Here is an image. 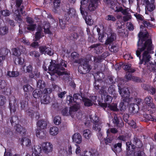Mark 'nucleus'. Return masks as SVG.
Instances as JSON below:
<instances>
[{"label": "nucleus", "mask_w": 156, "mask_h": 156, "mask_svg": "<svg viewBox=\"0 0 156 156\" xmlns=\"http://www.w3.org/2000/svg\"><path fill=\"white\" fill-rule=\"evenodd\" d=\"M27 113L31 117L34 115V111L32 108H29L25 110Z\"/></svg>", "instance_id": "nucleus-55"}, {"label": "nucleus", "mask_w": 156, "mask_h": 156, "mask_svg": "<svg viewBox=\"0 0 156 156\" xmlns=\"http://www.w3.org/2000/svg\"><path fill=\"white\" fill-rule=\"evenodd\" d=\"M37 124L38 127L42 129H46L47 126L46 122L43 120H39L37 122Z\"/></svg>", "instance_id": "nucleus-26"}, {"label": "nucleus", "mask_w": 156, "mask_h": 156, "mask_svg": "<svg viewBox=\"0 0 156 156\" xmlns=\"http://www.w3.org/2000/svg\"><path fill=\"white\" fill-rule=\"evenodd\" d=\"M83 134L84 137L87 139H89L92 135L91 132L88 129L84 130Z\"/></svg>", "instance_id": "nucleus-34"}, {"label": "nucleus", "mask_w": 156, "mask_h": 156, "mask_svg": "<svg viewBox=\"0 0 156 156\" xmlns=\"http://www.w3.org/2000/svg\"><path fill=\"white\" fill-rule=\"evenodd\" d=\"M51 100V99L48 95H43L41 99V102L42 104H49Z\"/></svg>", "instance_id": "nucleus-24"}, {"label": "nucleus", "mask_w": 156, "mask_h": 156, "mask_svg": "<svg viewBox=\"0 0 156 156\" xmlns=\"http://www.w3.org/2000/svg\"><path fill=\"white\" fill-rule=\"evenodd\" d=\"M122 143H119L115 144L113 147L112 148V150L115 153H119L122 150Z\"/></svg>", "instance_id": "nucleus-23"}, {"label": "nucleus", "mask_w": 156, "mask_h": 156, "mask_svg": "<svg viewBox=\"0 0 156 156\" xmlns=\"http://www.w3.org/2000/svg\"><path fill=\"white\" fill-rule=\"evenodd\" d=\"M32 94L34 98H39L42 94V91L40 89H36L33 91Z\"/></svg>", "instance_id": "nucleus-28"}, {"label": "nucleus", "mask_w": 156, "mask_h": 156, "mask_svg": "<svg viewBox=\"0 0 156 156\" xmlns=\"http://www.w3.org/2000/svg\"><path fill=\"white\" fill-rule=\"evenodd\" d=\"M54 60H51L50 61V59H46L44 62V64L43 65V68H46L48 67V68H54V67H51L52 66H51V63Z\"/></svg>", "instance_id": "nucleus-30"}, {"label": "nucleus", "mask_w": 156, "mask_h": 156, "mask_svg": "<svg viewBox=\"0 0 156 156\" xmlns=\"http://www.w3.org/2000/svg\"><path fill=\"white\" fill-rule=\"evenodd\" d=\"M79 55L76 52H74L71 54L72 57L75 60V62L80 64L81 67L83 68H90V66L89 65V62L86 59H81L78 60H76V59L78 57Z\"/></svg>", "instance_id": "nucleus-6"}, {"label": "nucleus", "mask_w": 156, "mask_h": 156, "mask_svg": "<svg viewBox=\"0 0 156 156\" xmlns=\"http://www.w3.org/2000/svg\"><path fill=\"white\" fill-rule=\"evenodd\" d=\"M64 69H48V71H51L49 72V73L52 75H54L55 73H57L59 76H63V79L65 80L68 78V76L69 73L64 71Z\"/></svg>", "instance_id": "nucleus-8"}, {"label": "nucleus", "mask_w": 156, "mask_h": 156, "mask_svg": "<svg viewBox=\"0 0 156 156\" xmlns=\"http://www.w3.org/2000/svg\"><path fill=\"white\" fill-rule=\"evenodd\" d=\"M106 35V33H104L102 35L99 36L98 37V39L100 41L102 42H104L105 40L106 41L107 37Z\"/></svg>", "instance_id": "nucleus-56"}, {"label": "nucleus", "mask_w": 156, "mask_h": 156, "mask_svg": "<svg viewBox=\"0 0 156 156\" xmlns=\"http://www.w3.org/2000/svg\"><path fill=\"white\" fill-rule=\"evenodd\" d=\"M8 28L6 26L1 27L0 25V34L3 35L6 34L8 32Z\"/></svg>", "instance_id": "nucleus-36"}, {"label": "nucleus", "mask_w": 156, "mask_h": 156, "mask_svg": "<svg viewBox=\"0 0 156 156\" xmlns=\"http://www.w3.org/2000/svg\"><path fill=\"white\" fill-rule=\"evenodd\" d=\"M101 124L100 122L94 124L93 126V129L96 132H99L101 131Z\"/></svg>", "instance_id": "nucleus-45"}, {"label": "nucleus", "mask_w": 156, "mask_h": 156, "mask_svg": "<svg viewBox=\"0 0 156 156\" xmlns=\"http://www.w3.org/2000/svg\"><path fill=\"white\" fill-rule=\"evenodd\" d=\"M143 26H140L141 30L143 29ZM142 30H141L139 34V39L137 43L138 48L136 51V54L137 56L139 57L140 60V64H142L143 62H145V65H148V63L151 58V56L149 54V53L151 50L153 49L151 40L148 39L147 40L141 47V44H142L144 41L146 39V37L147 36V34H146L145 36L142 38V35L143 34Z\"/></svg>", "instance_id": "nucleus-1"}, {"label": "nucleus", "mask_w": 156, "mask_h": 156, "mask_svg": "<svg viewBox=\"0 0 156 156\" xmlns=\"http://www.w3.org/2000/svg\"><path fill=\"white\" fill-rule=\"evenodd\" d=\"M18 133L23 134H24L25 133L26 130L25 129L23 128V127L19 124H17L16 126L14 127Z\"/></svg>", "instance_id": "nucleus-27"}, {"label": "nucleus", "mask_w": 156, "mask_h": 156, "mask_svg": "<svg viewBox=\"0 0 156 156\" xmlns=\"http://www.w3.org/2000/svg\"><path fill=\"white\" fill-rule=\"evenodd\" d=\"M59 21L61 28L62 29H64L65 27L66 21L62 19H59Z\"/></svg>", "instance_id": "nucleus-59"}, {"label": "nucleus", "mask_w": 156, "mask_h": 156, "mask_svg": "<svg viewBox=\"0 0 156 156\" xmlns=\"http://www.w3.org/2000/svg\"><path fill=\"white\" fill-rule=\"evenodd\" d=\"M12 52L13 55L16 56H20L21 54L20 49L18 48L12 49Z\"/></svg>", "instance_id": "nucleus-43"}, {"label": "nucleus", "mask_w": 156, "mask_h": 156, "mask_svg": "<svg viewBox=\"0 0 156 156\" xmlns=\"http://www.w3.org/2000/svg\"><path fill=\"white\" fill-rule=\"evenodd\" d=\"M122 82H123V80H121L120 83L119 82L118 84L119 91V93L123 99V102H121L120 103L119 107L121 110H123L126 108L125 105V102L126 103V100L129 99V92L128 88L126 87H123L122 86Z\"/></svg>", "instance_id": "nucleus-4"}, {"label": "nucleus", "mask_w": 156, "mask_h": 156, "mask_svg": "<svg viewBox=\"0 0 156 156\" xmlns=\"http://www.w3.org/2000/svg\"><path fill=\"white\" fill-rule=\"evenodd\" d=\"M45 87V83L44 81L40 80L37 81V87L40 89H43Z\"/></svg>", "instance_id": "nucleus-44"}, {"label": "nucleus", "mask_w": 156, "mask_h": 156, "mask_svg": "<svg viewBox=\"0 0 156 156\" xmlns=\"http://www.w3.org/2000/svg\"><path fill=\"white\" fill-rule=\"evenodd\" d=\"M24 59L21 57H17L15 58V62L16 64H18L19 65L23 66L24 63Z\"/></svg>", "instance_id": "nucleus-40"}, {"label": "nucleus", "mask_w": 156, "mask_h": 156, "mask_svg": "<svg viewBox=\"0 0 156 156\" xmlns=\"http://www.w3.org/2000/svg\"><path fill=\"white\" fill-rule=\"evenodd\" d=\"M113 78H114V77L112 76H108V79L105 81L106 83L108 84L115 83V81L113 80Z\"/></svg>", "instance_id": "nucleus-54"}, {"label": "nucleus", "mask_w": 156, "mask_h": 156, "mask_svg": "<svg viewBox=\"0 0 156 156\" xmlns=\"http://www.w3.org/2000/svg\"><path fill=\"white\" fill-rule=\"evenodd\" d=\"M29 55L32 57L36 58L39 56L40 55L38 52L36 51H33L30 52L29 53Z\"/></svg>", "instance_id": "nucleus-60"}, {"label": "nucleus", "mask_w": 156, "mask_h": 156, "mask_svg": "<svg viewBox=\"0 0 156 156\" xmlns=\"http://www.w3.org/2000/svg\"><path fill=\"white\" fill-rule=\"evenodd\" d=\"M20 104L21 109L25 110L27 108L28 102L25 100H21Z\"/></svg>", "instance_id": "nucleus-35"}, {"label": "nucleus", "mask_w": 156, "mask_h": 156, "mask_svg": "<svg viewBox=\"0 0 156 156\" xmlns=\"http://www.w3.org/2000/svg\"><path fill=\"white\" fill-rule=\"evenodd\" d=\"M42 149L46 153L51 152L53 150L52 145L50 142H45L43 145Z\"/></svg>", "instance_id": "nucleus-18"}, {"label": "nucleus", "mask_w": 156, "mask_h": 156, "mask_svg": "<svg viewBox=\"0 0 156 156\" xmlns=\"http://www.w3.org/2000/svg\"><path fill=\"white\" fill-rule=\"evenodd\" d=\"M6 85V83L5 80H0V89L4 88Z\"/></svg>", "instance_id": "nucleus-63"}, {"label": "nucleus", "mask_w": 156, "mask_h": 156, "mask_svg": "<svg viewBox=\"0 0 156 156\" xmlns=\"http://www.w3.org/2000/svg\"><path fill=\"white\" fill-rule=\"evenodd\" d=\"M90 119L91 121L93 122V123L94 124L99 123V118L98 117H97L95 115H91L90 116Z\"/></svg>", "instance_id": "nucleus-47"}, {"label": "nucleus", "mask_w": 156, "mask_h": 156, "mask_svg": "<svg viewBox=\"0 0 156 156\" xmlns=\"http://www.w3.org/2000/svg\"><path fill=\"white\" fill-rule=\"evenodd\" d=\"M98 0H81L80 9L83 17L87 15L88 13L94 11L97 7Z\"/></svg>", "instance_id": "nucleus-2"}, {"label": "nucleus", "mask_w": 156, "mask_h": 156, "mask_svg": "<svg viewBox=\"0 0 156 156\" xmlns=\"http://www.w3.org/2000/svg\"><path fill=\"white\" fill-rule=\"evenodd\" d=\"M83 17L84 19H85V20L87 24L89 25H91L93 24L94 23V21L92 19L91 16H89L86 17Z\"/></svg>", "instance_id": "nucleus-42"}, {"label": "nucleus", "mask_w": 156, "mask_h": 156, "mask_svg": "<svg viewBox=\"0 0 156 156\" xmlns=\"http://www.w3.org/2000/svg\"><path fill=\"white\" fill-rule=\"evenodd\" d=\"M151 3H148L147 4V6L145 8V13L148 14L147 11L149 12H151L154 10L155 8V6L154 4V2H151Z\"/></svg>", "instance_id": "nucleus-25"}, {"label": "nucleus", "mask_w": 156, "mask_h": 156, "mask_svg": "<svg viewBox=\"0 0 156 156\" xmlns=\"http://www.w3.org/2000/svg\"><path fill=\"white\" fill-rule=\"evenodd\" d=\"M91 47L92 48L95 47V50H97V51L98 52H101L100 50H101L102 48V47L101 46L98 45V44H96L95 45H93L91 46Z\"/></svg>", "instance_id": "nucleus-64"}, {"label": "nucleus", "mask_w": 156, "mask_h": 156, "mask_svg": "<svg viewBox=\"0 0 156 156\" xmlns=\"http://www.w3.org/2000/svg\"><path fill=\"white\" fill-rule=\"evenodd\" d=\"M135 71L134 69H126L125 72L126 73V75L125 77L127 81L132 80L133 76L131 75V73H134Z\"/></svg>", "instance_id": "nucleus-20"}, {"label": "nucleus", "mask_w": 156, "mask_h": 156, "mask_svg": "<svg viewBox=\"0 0 156 156\" xmlns=\"http://www.w3.org/2000/svg\"><path fill=\"white\" fill-rule=\"evenodd\" d=\"M51 67H54V68H64L67 67V62L64 60L61 59L58 63L57 64L55 61H53L51 63Z\"/></svg>", "instance_id": "nucleus-11"}, {"label": "nucleus", "mask_w": 156, "mask_h": 156, "mask_svg": "<svg viewBox=\"0 0 156 156\" xmlns=\"http://www.w3.org/2000/svg\"><path fill=\"white\" fill-rule=\"evenodd\" d=\"M42 91V94L48 95L50 94L52 92V90L51 88H45Z\"/></svg>", "instance_id": "nucleus-52"}, {"label": "nucleus", "mask_w": 156, "mask_h": 156, "mask_svg": "<svg viewBox=\"0 0 156 156\" xmlns=\"http://www.w3.org/2000/svg\"><path fill=\"white\" fill-rule=\"evenodd\" d=\"M57 88L58 89L57 91L58 96V98H62L64 97L65 94L66 93V92L65 91L62 92V89L59 88L58 86L56 87V89Z\"/></svg>", "instance_id": "nucleus-31"}, {"label": "nucleus", "mask_w": 156, "mask_h": 156, "mask_svg": "<svg viewBox=\"0 0 156 156\" xmlns=\"http://www.w3.org/2000/svg\"><path fill=\"white\" fill-rule=\"evenodd\" d=\"M112 97L110 95H104V101L108 105L112 101Z\"/></svg>", "instance_id": "nucleus-41"}, {"label": "nucleus", "mask_w": 156, "mask_h": 156, "mask_svg": "<svg viewBox=\"0 0 156 156\" xmlns=\"http://www.w3.org/2000/svg\"><path fill=\"white\" fill-rule=\"evenodd\" d=\"M66 12H67L69 18H70L75 15L76 11L73 8H69V9H67Z\"/></svg>", "instance_id": "nucleus-39"}, {"label": "nucleus", "mask_w": 156, "mask_h": 156, "mask_svg": "<svg viewBox=\"0 0 156 156\" xmlns=\"http://www.w3.org/2000/svg\"><path fill=\"white\" fill-rule=\"evenodd\" d=\"M54 123L56 125H59L61 122V119L60 117L59 116H56L54 120Z\"/></svg>", "instance_id": "nucleus-57"}, {"label": "nucleus", "mask_w": 156, "mask_h": 156, "mask_svg": "<svg viewBox=\"0 0 156 156\" xmlns=\"http://www.w3.org/2000/svg\"><path fill=\"white\" fill-rule=\"evenodd\" d=\"M82 101L84 103V105L86 106L89 107L93 105L90 99L87 98L83 97Z\"/></svg>", "instance_id": "nucleus-32"}, {"label": "nucleus", "mask_w": 156, "mask_h": 156, "mask_svg": "<svg viewBox=\"0 0 156 156\" xmlns=\"http://www.w3.org/2000/svg\"><path fill=\"white\" fill-rule=\"evenodd\" d=\"M58 129L57 127L53 126L50 129L49 133L51 135H56L58 133Z\"/></svg>", "instance_id": "nucleus-33"}, {"label": "nucleus", "mask_w": 156, "mask_h": 156, "mask_svg": "<svg viewBox=\"0 0 156 156\" xmlns=\"http://www.w3.org/2000/svg\"><path fill=\"white\" fill-rule=\"evenodd\" d=\"M21 144L22 145H25L26 146H30L31 144L30 140L27 138H23L21 140Z\"/></svg>", "instance_id": "nucleus-29"}, {"label": "nucleus", "mask_w": 156, "mask_h": 156, "mask_svg": "<svg viewBox=\"0 0 156 156\" xmlns=\"http://www.w3.org/2000/svg\"><path fill=\"white\" fill-rule=\"evenodd\" d=\"M134 154L135 156H146L143 151L140 150H139L137 152H135Z\"/></svg>", "instance_id": "nucleus-62"}, {"label": "nucleus", "mask_w": 156, "mask_h": 156, "mask_svg": "<svg viewBox=\"0 0 156 156\" xmlns=\"http://www.w3.org/2000/svg\"><path fill=\"white\" fill-rule=\"evenodd\" d=\"M118 65L119 66L118 68H129L131 67V66L130 64L127 63L124 64L122 62L119 63Z\"/></svg>", "instance_id": "nucleus-38"}, {"label": "nucleus", "mask_w": 156, "mask_h": 156, "mask_svg": "<svg viewBox=\"0 0 156 156\" xmlns=\"http://www.w3.org/2000/svg\"><path fill=\"white\" fill-rule=\"evenodd\" d=\"M7 74L11 77H14L18 76L19 75V73L16 71H9Z\"/></svg>", "instance_id": "nucleus-51"}, {"label": "nucleus", "mask_w": 156, "mask_h": 156, "mask_svg": "<svg viewBox=\"0 0 156 156\" xmlns=\"http://www.w3.org/2000/svg\"><path fill=\"white\" fill-rule=\"evenodd\" d=\"M36 133L37 136L41 138H43L45 136V131H39V130H37L36 131Z\"/></svg>", "instance_id": "nucleus-46"}, {"label": "nucleus", "mask_w": 156, "mask_h": 156, "mask_svg": "<svg viewBox=\"0 0 156 156\" xmlns=\"http://www.w3.org/2000/svg\"><path fill=\"white\" fill-rule=\"evenodd\" d=\"M40 52L42 54H47L51 56L53 54L54 52L51 48H47L45 46H42L39 47Z\"/></svg>", "instance_id": "nucleus-15"}, {"label": "nucleus", "mask_w": 156, "mask_h": 156, "mask_svg": "<svg viewBox=\"0 0 156 156\" xmlns=\"http://www.w3.org/2000/svg\"><path fill=\"white\" fill-rule=\"evenodd\" d=\"M72 138L74 142L78 144H80L82 141V137L79 133H76L74 134Z\"/></svg>", "instance_id": "nucleus-22"}, {"label": "nucleus", "mask_w": 156, "mask_h": 156, "mask_svg": "<svg viewBox=\"0 0 156 156\" xmlns=\"http://www.w3.org/2000/svg\"><path fill=\"white\" fill-rule=\"evenodd\" d=\"M23 71L26 73H30V76L31 78L37 79L39 77V73L38 72L37 69H23Z\"/></svg>", "instance_id": "nucleus-13"}, {"label": "nucleus", "mask_w": 156, "mask_h": 156, "mask_svg": "<svg viewBox=\"0 0 156 156\" xmlns=\"http://www.w3.org/2000/svg\"><path fill=\"white\" fill-rule=\"evenodd\" d=\"M109 48L110 51L114 53L116 52L118 50V47L115 44L109 46Z\"/></svg>", "instance_id": "nucleus-50"}, {"label": "nucleus", "mask_w": 156, "mask_h": 156, "mask_svg": "<svg viewBox=\"0 0 156 156\" xmlns=\"http://www.w3.org/2000/svg\"><path fill=\"white\" fill-rule=\"evenodd\" d=\"M145 103L149 107L152 108H156V106L153 102V100L151 97L147 96L144 99Z\"/></svg>", "instance_id": "nucleus-19"}, {"label": "nucleus", "mask_w": 156, "mask_h": 156, "mask_svg": "<svg viewBox=\"0 0 156 156\" xmlns=\"http://www.w3.org/2000/svg\"><path fill=\"white\" fill-rule=\"evenodd\" d=\"M10 51L6 48L0 49V68L2 67L3 62Z\"/></svg>", "instance_id": "nucleus-10"}, {"label": "nucleus", "mask_w": 156, "mask_h": 156, "mask_svg": "<svg viewBox=\"0 0 156 156\" xmlns=\"http://www.w3.org/2000/svg\"><path fill=\"white\" fill-rule=\"evenodd\" d=\"M132 80L138 83L144 82L143 79L136 76H133Z\"/></svg>", "instance_id": "nucleus-58"}, {"label": "nucleus", "mask_w": 156, "mask_h": 156, "mask_svg": "<svg viewBox=\"0 0 156 156\" xmlns=\"http://www.w3.org/2000/svg\"><path fill=\"white\" fill-rule=\"evenodd\" d=\"M108 107L112 110L116 111L118 110L117 105L116 104H114L112 105H108Z\"/></svg>", "instance_id": "nucleus-61"}, {"label": "nucleus", "mask_w": 156, "mask_h": 156, "mask_svg": "<svg viewBox=\"0 0 156 156\" xmlns=\"http://www.w3.org/2000/svg\"><path fill=\"white\" fill-rule=\"evenodd\" d=\"M16 101V99L14 96H12L9 99L10 109L11 113H14L16 111L15 106Z\"/></svg>", "instance_id": "nucleus-16"}, {"label": "nucleus", "mask_w": 156, "mask_h": 156, "mask_svg": "<svg viewBox=\"0 0 156 156\" xmlns=\"http://www.w3.org/2000/svg\"><path fill=\"white\" fill-rule=\"evenodd\" d=\"M79 108L78 105H73L70 108L69 112H68V108H65L62 109V113L63 115L68 116L69 115L73 117L74 116V112L77 111Z\"/></svg>", "instance_id": "nucleus-7"}, {"label": "nucleus", "mask_w": 156, "mask_h": 156, "mask_svg": "<svg viewBox=\"0 0 156 156\" xmlns=\"http://www.w3.org/2000/svg\"><path fill=\"white\" fill-rule=\"evenodd\" d=\"M50 27V25L48 23H45L43 27V28H42L41 27L39 26L37 28V32L35 34V41H38L44 36L43 29H44V31L45 33L49 34L50 32L49 30Z\"/></svg>", "instance_id": "nucleus-5"}, {"label": "nucleus", "mask_w": 156, "mask_h": 156, "mask_svg": "<svg viewBox=\"0 0 156 156\" xmlns=\"http://www.w3.org/2000/svg\"><path fill=\"white\" fill-rule=\"evenodd\" d=\"M142 103L141 100L138 99V101L137 102V104L133 103L131 104L129 107V112L133 114L137 113L138 111L136 110V108H139L138 105H140Z\"/></svg>", "instance_id": "nucleus-12"}, {"label": "nucleus", "mask_w": 156, "mask_h": 156, "mask_svg": "<svg viewBox=\"0 0 156 156\" xmlns=\"http://www.w3.org/2000/svg\"><path fill=\"white\" fill-rule=\"evenodd\" d=\"M106 20L108 21H115L116 20L115 17L112 15H109L105 18Z\"/></svg>", "instance_id": "nucleus-53"}, {"label": "nucleus", "mask_w": 156, "mask_h": 156, "mask_svg": "<svg viewBox=\"0 0 156 156\" xmlns=\"http://www.w3.org/2000/svg\"><path fill=\"white\" fill-rule=\"evenodd\" d=\"M107 33L106 39L105 42L106 44H110L116 39L115 34L112 32Z\"/></svg>", "instance_id": "nucleus-14"}, {"label": "nucleus", "mask_w": 156, "mask_h": 156, "mask_svg": "<svg viewBox=\"0 0 156 156\" xmlns=\"http://www.w3.org/2000/svg\"><path fill=\"white\" fill-rule=\"evenodd\" d=\"M144 117L148 121H151L154 122V119L155 117H152L151 115L148 114L146 113L143 114Z\"/></svg>", "instance_id": "nucleus-49"}, {"label": "nucleus", "mask_w": 156, "mask_h": 156, "mask_svg": "<svg viewBox=\"0 0 156 156\" xmlns=\"http://www.w3.org/2000/svg\"><path fill=\"white\" fill-rule=\"evenodd\" d=\"M108 91L110 94L113 95L115 94V86L114 85H110L108 88Z\"/></svg>", "instance_id": "nucleus-48"}, {"label": "nucleus", "mask_w": 156, "mask_h": 156, "mask_svg": "<svg viewBox=\"0 0 156 156\" xmlns=\"http://www.w3.org/2000/svg\"><path fill=\"white\" fill-rule=\"evenodd\" d=\"M133 144H131V142H127L126 143L127 151L126 154L128 156L133 155L135 153L134 150L136 147L140 148L142 147L143 144L138 137L134 136L133 140Z\"/></svg>", "instance_id": "nucleus-3"}, {"label": "nucleus", "mask_w": 156, "mask_h": 156, "mask_svg": "<svg viewBox=\"0 0 156 156\" xmlns=\"http://www.w3.org/2000/svg\"><path fill=\"white\" fill-rule=\"evenodd\" d=\"M112 120L114 124L117 126L121 127L123 125V123H122V122L120 123L121 121H122L121 118L118 117L117 115L115 114L114 115V118Z\"/></svg>", "instance_id": "nucleus-21"}, {"label": "nucleus", "mask_w": 156, "mask_h": 156, "mask_svg": "<svg viewBox=\"0 0 156 156\" xmlns=\"http://www.w3.org/2000/svg\"><path fill=\"white\" fill-rule=\"evenodd\" d=\"M83 98V97L80 94H75L73 95V99L72 96H69V100H67V101H69V104L73 102L76 103V104H74V105H78L79 106L80 108V106L79 105V101L82 100Z\"/></svg>", "instance_id": "nucleus-9"}, {"label": "nucleus", "mask_w": 156, "mask_h": 156, "mask_svg": "<svg viewBox=\"0 0 156 156\" xmlns=\"http://www.w3.org/2000/svg\"><path fill=\"white\" fill-rule=\"evenodd\" d=\"M111 8L115 12H119L122 11V8L118 6L117 4L112 3Z\"/></svg>", "instance_id": "nucleus-37"}, {"label": "nucleus", "mask_w": 156, "mask_h": 156, "mask_svg": "<svg viewBox=\"0 0 156 156\" xmlns=\"http://www.w3.org/2000/svg\"><path fill=\"white\" fill-rule=\"evenodd\" d=\"M27 21L29 24L25 27H26L29 30L32 31L34 30L36 27V25L34 24L33 19L30 17H27Z\"/></svg>", "instance_id": "nucleus-17"}]
</instances>
